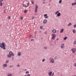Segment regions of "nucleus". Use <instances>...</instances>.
Here are the masks:
<instances>
[{
    "label": "nucleus",
    "mask_w": 76,
    "mask_h": 76,
    "mask_svg": "<svg viewBox=\"0 0 76 76\" xmlns=\"http://www.w3.org/2000/svg\"><path fill=\"white\" fill-rule=\"evenodd\" d=\"M6 45L5 43L2 42V43H0V47L1 48H2L4 50H6Z\"/></svg>",
    "instance_id": "nucleus-1"
},
{
    "label": "nucleus",
    "mask_w": 76,
    "mask_h": 76,
    "mask_svg": "<svg viewBox=\"0 0 76 76\" xmlns=\"http://www.w3.org/2000/svg\"><path fill=\"white\" fill-rule=\"evenodd\" d=\"M52 39H55V38H56V34H52Z\"/></svg>",
    "instance_id": "nucleus-2"
},
{
    "label": "nucleus",
    "mask_w": 76,
    "mask_h": 76,
    "mask_svg": "<svg viewBox=\"0 0 76 76\" xmlns=\"http://www.w3.org/2000/svg\"><path fill=\"white\" fill-rule=\"evenodd\" d=\"M9 54L11 56H13L15 55L13 53V52L12 51H10L9 53Z\"/></svg>",
    "instance_id": "nucleus-3"
},
{
    "label": "nucleus",
    "mask_w": 76,
    "mask_h": 76,
    "mask_svg": "<svg viewBox=\"0 0 76 76\" xmlns=\"http://www.w3.org/2000/svg\"><path fill=\"white\" fill-rule=\"evenodd\" d=\"M37 9H38V6H37V5H36L35 7V13H37Z\"/></svg>",
    "instance_id": "nucleus-4"
},
{
    "label": "nucleus",
    "mask_w": 76,
    "mask_h": 76,
    "mask_svg": "<svg viewBox=\"0 0 76 76\" xmlns=\"http://www.w3.org/2000/svg\"><path fill=\"white\" fill-rule=\"evenodd\" d=\"M72 52L73 53H76V50H75V48H73L72 49Z\"/></svg>",
    "instance_id": "nucleus-5"
},
{
    "label": "nucleus",
    "mask_w": 76,
    "mask_h": 76,
    "mask_svg": "<svg viewBox=\"0 0 76 76\" xmlns=\"http://www.w3.org/2000/svg\"><path fill=\"white\" fill-rule=\"evenodd\" d=\"M61 48H63L64 47V44L63 43L62 45L61 46Z\"/></svg>",
    "instance_id": "nucleus-6"
},
{
    "label": "nucleus",
    "mask_w": 76,
    "mask_h": 76,
    "mask_svg": "<svg viewBox=\"0 0 76 76\" xmlns=\"http://www.w3.org/2000/svg\"><path fill=\"white\" fill-rule=\"evenodd\" d=\"M51 63H54V59H52L50 62Z\"/></svg>",
    "instance_id": "nucleus-7"
},
{
    "label": "nucleus",
    "mask_w": 76,
    "mask_h": 76,
    "mask_svg": "<svg viewBox=\"0 0 76 76\" xmlns=\"http://www.w3.org/2000/svg\"><path fill=\"white\" fill-rule=\"evenodd\" d=\"M21 54H22V53L21 52H19L18 53L17 56H21Z\"/></svg>",
    "instance_id": "nucleus-8"
},
{
    "label": "nucleus",
    "mask_w": 76,
    "mask_h": 76,
    "mask_svg": "<svg viewBox=\"0 0 76 76\" xmlns=\"http://www.w3.org/2000/svg\"><path fill=\"white\" fill-rule=\"evenodd\" d=\"M47 22V20H45L43 21V23L44 24L46 23Z\"/></svg>",
    "instance_id": "nucleus-9"
},
{
    "label": "nucleus",
    "mask_w": 76,
    "mask_h": 76,
    "mask_svg": "<svg viewBox=\"0 0 76 76\" xmlns=\"http://www.w3.org/2000/svg\"><path fill=\"white\" fill-rule=\"evenodd\" d=\"M52 32L53 33H56V30L53 29L52 30Z\"/></svg>",
    "instance_id": "nucleus-10"
},
{
    "label": "nucleus",
    "mask_w": 76,
    "mask_h": 76,
    "mask_svg": "<svg viewBox=\"0 0 76 76\" xmlns=\"http://www.w3.org/2000/svg\"><path fill=\"white\" fill-rule=\"evenodd\" d=\"M52 72H50L48 73L49 76H51V75H52Z\"/></svg>",
    "instance_id": "nucleus-11"
},
{
    "label": "nucleus",
    "mask_w": 76,
    "mask_h": 76,
    "mask_svg": "<svg viewBox=\"0 0 76 76\" xmlns=\"http://www.w3.org/2000/svg\"><path fill=\"white\" fill-rule=\"evenodd\" d=\"M3 67H7V64H4L3 65Z\"/></svg>",
    "instance_id": "nucleus-12"
},
{
    "label": "nucleus",
    "mask_w": 76,
    "mask_h": 76,
    "mask_svg": "<svg viewBox=\"0 0 76 76\" xmlns=\"http://www.w3.org/2000/svg\"><path fill=\"white\" fill-rule=\"evenodd\" d=\"M64 31V29H63V28L60 31L61 33H63V32Z\"/></svg>",
    "instance_id": "nucleus-13"
},
{
    "label": "nucleus",
    "mask_w": 76,
    "mask_h": 76,
    "mask_svg": "<svg viewBox=\"0 0 76 76\" xmlns=\"http://www.w3.org/2000/svg\"><path fill=\"white\" fill-rule=\"evenodd\" d=\"M61 15V13H58L57 15V16H58V17L60 16Z\"/></svg>",
    "instance_id": "nucleus-14"
},
{
    "label": "nucleus",
    "mask_w": 76,
    "mask_h": 76,
    "mask_svg": "<svg viewBox=\"0 0 76 76\" xmlns=\"http://www.w3.org/2000/svg\"><path fill=\"white\" fill-rule=\"evenodd\" d=\"M62 3V0H60L59 1V4H61Z\"/></svg>",
    "instance_id": "nucleus-15"
},
{
    "label": "nucleus",
    "mask_w": 76,
    "mask_h": 76,
    "mask_svg": "<svg viewBox=\"0 0 76 76\" xmlns=\"http://www.w3.org/2000/svg\"><path fill=\"white\" fill-rule=\"evenodd\" d=\"M72 5L74 6V5H76V2H75L74 3H72Z\"/></svg>",
    "instance_id": "nucleus-16"
},
{
    "label": "nucleus",
    "mask_w": 76,
    "mask_h": 76,
    "mask_svg": "<svg viewBox=\"0 0 76 76\" xmlns=\"http://www.w3.org/2000/svg\"><path fill=\"white\" fill-rule=\"evenodd\" d=\"M72 25V23H69L68 24V26H71Z\"/></svg>",
    "instance_id": "nucleus-17"
},
{
    "label": "nucleus",
    "mask_w": 76,
    "mask_h": 76,
    "mask_svg": "<svg viewBox=\"0 0 76 76\" xmlns=\"http://www.w3.org/2000/svg\"><path fill=\"white\" fill-rule=\"evenodd\" d=\"M24 12L25 13H26L27 12V10H26L24 11Z\"/></svg>",
    "instance_id": "nucleus-18"
},
{
    "label": "nucleus",
    "mask_w": 76,
    "mask_h": 76,
    "mask_svg": "<svg viewBox=\"0 0 76 76\" xmlns=\"http://www.w3.org/2000/svg\"><path fill=\"white\" fill-rule=\"evenodd\" d=\"M11 55H9L8 56V57L9 58H10V57H11Z\"/></svg>",
    "instance_id": "nucleus-19"
},
{
    "label": "nucleus",
    "mask_w": 76,
    "mask_h": 76,
    "mask_svg": "<svg viewBox=\"0 0 76 76\" xmlns=\"http://www.w3.org/2000/svg\"><path fill=\"white\" fill-rule=\"evenodd\" d=\"M73 33H75V32H76V30H75V29L73 30Z\"/></svg>",
    "instance_id": "nucleus-20"
},
{
    "label": "nucleus",
    "mask_w": 76,
    "mask_h": 76,
    "mask_svg": "<svg viewBox=\"0 0 76 76\" xmlns=\"http://www.w3.org/2000/svg\"><path fill=\"white\" fill-rule=\"evenodd\" d=\"M59 12H59V11H58L56 12L55 14H56V15H57V13H59Z\"/></svg>",
    "instance_id": "nucleus-21"
},
{
    "label": "nucleus",
    "mask_w": 76,
    "mask_h": 76,
    "mask_svg": "<svg viewBox=\"0 0 76 76\" xmlns=\"http://www.w3.org/2000/svg\"><path fill=\"white\" fill-rule=\"evenodd\" d=\"M23 6L25 7H27V6H26V5L25 4H23Z\"/></svg>",
    "instance_id": "nucleus-22"
},
{
    "label": "nucleus",
    "mask_w": 76,
    "mask_h": 76,
    "mask_svg": "<svg viewBox=\"0 0 76 76\" xmlns=\"http://www.w3.org/2000/svg\"><path fill=\"white\" fill-rule=\"evenodd\" d=\"M67 37H65L64 38V40H66V39H67Z\"/></svg>",
    "instance_id": "nucleus-23"
},
{
    "label": "nucleus",
    "mask_w": 76,
    "mask_h": 76,
    "mask_svg": "<svg viewBox=\"0 0 76 76\" xmlns=\"http://www.w3.org/2000/svg\"><path fill=\"white\" fill-rule=\"evenodd\" d=\"M8 62H9V60H7L6 61V63H8Z\"/></svg>",
    "instance_id": "nucleus-24"
},
{
    "label": "nucleus",
    "mask_w": 76,
    "mask_h": 76,
    "mask_svg": "<svg viewBox=\"0 0 76 76\" xmlns=\"http://www.w3.org/2000/svg\"><path fill=\"white\" fill-rule=\"evenodd\" d=\"M31 2L32 4H34V1H31Z\"/></svg>",
    "instance_id": "nucleus-25"
},
{
    "label": "nucleus",
    "mask_w": 76,
    "mask_h": 76,
    "mask_svg": "<svg viewBox=\"0 0 76 76\" xmlns=\"http://www.w3.org/2000/svg\"><path fill=\"white\" fill-rule=\"evenodd\" d=\"M2 4H3L2 3H0V6H3Z\"/></svg>",
    "instance_id": "nucleus-26"
},
{
    "label": "nucleus",
    "mask_w": 76,
    "mask_h": 76,
    "mask_svg": "<svg viewBox=\"0 0 76 76\" xmlns=\"http://www.w3.org/2000/svg\"><path fill=\"white\" fill-rule=\"evenodd\" d=\"M27 73H29V71H27L26 72V74H27Z\"/></svg>",
    "instance_id": "nucleus-27"
},
{
    "label": "nucleus",
    "mask_w": 76,
    "mask_h": 76,
    "mask_svg": "<svg viewBox=\"0 0 76 76\" xmlns=\"http://www.w3.org/2000/svg\"><path fill=\"white\" fill-rule=\"evenodd\" d=\"M29 5V2H28L27 4V6H28Z\"/></svg>",
    "instance_id": "nucleus-28"
},
{
    "label": "nucleus",
    "mask_w": 76,
    "mask_h": 76,
    "mask_svg": "<svg viewBox=\"0 0 76 76\" xmlns=\"http://www.w3.org/2000/svg\"><path fill=\"white\" fill-rule=\"evenodd\" d=\"M48 18V16H46V17H45V19H47V18Z\"/></svg>",
    "instance_id": "nucleus-29"
},
{
    "label": "nucleus",
    "mask_w": 76,
    "mask_h": 76,
    "mask_svg": "<svg viewBox=\"0 0 76 76\" xmlns=\"http://www.w3.org/2000/svg\"><path fill=\"white\" fill-rule=\"evenodd\" d=\"M10 18H11L10 16H9L8 17V19H10Z\"/></svg>",
    "instance_id": "nucleus-30"
},
{
    "label": "nucleus",
    "mask_w": 76,
    "mask_h": 76,
    "mask_svg": "<svg viewBox=\"0 0 76 76\" xmlns=\"http://www.w3.org/2000/svg\"><path fill=\"white\" fill-rule=\"evenodd\" d=\"M57 57H55V60H57Z\"/></svg>",
    "instance_id": "nucleus-31"
},
{
    "label": "nucleus",
    "mask_w": 76,
    "mask_h": 76,
    "mask_svg": "<svg viewBox=\"0 0 76 76\" xmlns=\"http://www.w3.org/2000/svg\"><path fill=\"white\" fill-rule=\"evenodd\" d=\"M40 29H42V28H43L42 26H41L40 27Z\"/></svg>",
    "instance_id": "nucleus-32"
},
{
    "label": "nucleus",
    "mask_w": 76,
    "mask_h": 76,
    "mask_svg": "<svg viewBox=\"0 0 76 76\" xmlns=\"http://www.w3.org/2000/svg\"><path fill=\"white\" fill-rule=\"evenodd\" d=\"M47 16V14H45L44 15V16Z\"/></svg>",
    "instance_id": "nucleus-33"
},
{
    "label": "nucleus",
    "mask_w": 76,
    "mask_h": 76,
    "mask_svg": "<svg viewBox=\"0 0 76 76\" xmlns=\"http://www.w3.org/2000/svg\"><path fill=\"white\" fill-rule=\"evenodd\" d=\"M34 18H35L34 17H33L32 18V20H34Z\"/></svg>",
    "instance_id": "nucleus-34"
},
{
    "label": "nucleus",
    "mask_w": 76,
    "mask_h": 76,
    "mask_svg": "<svg viewBox=\"0 0 76 76\" xmlns=\"http://www.w3.org/2000/svg\"><path fill=\"white\" fill-rule=\"evenodd\" d=\"M7 76H12V75H11V74H10L8 75Z\"/></svg>",
    "instance_id": "nucleus-35"
},
{
    "label": "nucleus",
    "mask_w": 76,
    "mask_h": 76,
    "mask_svg": "<svg viewBox=\"0 0 76 76\" xmlns=\"http://www.w3.org/2000/svg\"><path fill=\"white\" fill-rule=\"evenodd\" d=\"M74 28H76V24H75L74 26Z\"/></svg>",
    "instance_id": "nucleus-36"
},
{
    "label": "nucleus",
    "mask_w": 76,
    "mask_h": 76,
    "mask_svg": "<svg viewBox=\"0 0 76 76\" xmlns=\"http://www.w3.org/2000/svg\"><path fill=\"white\" fill-rule=\"evenodd\" d=\"M45 61V59H44L43 60H42V62H44Z\"/></svg>",
    "instance_id": "nucleus-37"
},
{
    "label": "nucleus",
    "mask_w": 76,
    "mask_h": 76,
    "mask_svg": "<svg viewBox=\"0 0 76 76\" xmlns=\"http://www.w3.org/2000/svg\"><path fill=\"white\" fill-rule=\"evenodd\" d=\"M74 66L75 67H76V63L74 64Z\"/></svg>",
    "instance_id": "nucleus-38"
},
{
    "label": "nucleus",
    "mask_w": 76,
    "mask_h": 76,
    "mask_svg": "<svg viewBox=\"0 0 76 76\" xmlns=\"http://www.w3.org/2000/svg\"><path fill=\"white\" fill-rule=\"evenodd\" d=\"M76 44V41H75L74 42V44Z\"/></svg>",
    "instance_id": "nucleus-39"
},
{
    "label": "nucleus",
    "mask_w": 76,
    "mask_h": 76,
    "mask_svg": "<svg viewBox=\"0 0 76 76\" xmlns=\"http://www.w3.org/2000/svg\"><path fill=\"white\" fill-rule=\"evenodd\" d=\"M34 41V39H31V41Z\"/></svg>",
    "instance_id": "nucleus-40"
},
{
    "label": "nucleus",
    "mask_w": 76,
    "mask_h": 76,
    "mask_svg": "<svg viewBox=\"0 0 76 76\" xmlns=\"http://www.w3.org/2000/svg\"><path fill=\"white\" fill-rule=\"evenodd\" d=\"M37 31H35L34 32L35 34H37Z\"/></svg>",
    "instance_id": "nucleus-41"
},
{
    "label": "nucleus",
    "mask_w": 76,
    "mask_h": 76,
    "mask_svg": "<svg viewBox=\"0 0 76 76\" xmlns=\"http://www.w3.org/2000/svg\"><path fill=\"white\" fill-rule=\"evenodd\" d=\"M27 76H31L30 75V74H28Z\"/></svg>",
    "instance_id": "nucleus-42"
},
{
    "label": "nucleus",
    "mask_w": 76,
    "mask_h": 76,
    "mask_svg": "<svg viewBox=\"0 0 76 76\" xmlns=\"http://www.w3.org/2000/svg\"><path fill=\"white\" fill-rule=\"evenodd\" d=\"M10 67H13V66H12L11 65L10 66Z\"/></svg>",
    "instance_id": "nucleus-43"
},
{
    "label": "nucleus",
    "mask_w": 76,
    "mask_h": 76,
    "mask_svg": "<svg viewBox=\"0 0 76 76\" xmlns=\"http://www.w3.org/2000/svg\"><path fill=\"white\" fill-rule=\"evenodd\" d=\"M2 0H0V3H2Z\"/></svg>",
    "instance_id": "nucleus-44"
},
{
    "label": "nucleus",
    "mask_w": 76,
    "mask_h": 76,
    "mask_svg": "<svg viewBox=\"0 0 76 76\" xmlns=\"http://www.w3.org/2000/svg\"><path fill=\"white\" fill-rule=\"evenodd\" d=\"M54 72H53V74H52V76H53V75H54Z\"/></svg>",
    "instance_id": "nucleus-45"
},
{
    "label": "nucleus",
    "mask_w": 76,
    "mask_h": 76,
    "mask_svg": "<svg viewBox=\"0 0 76 76\" xmlns=\"http://www.w3.org/2000/svg\"><path fill=\"white\" fill-rule=\"evenodd\" d=\"M4 12H6V10L5 9L4 10Z\"/></svg>",
    "instance_id": "nucleus-46"
},
{
    "label": "nucleus",
    "mask_w": 76,
    "mask_h": 76,
    "mask_svg": "<svg viewBox=\"0 0 76 76\" xmlns=\"http://www.w3.org/2000/svg\"><path fill=\"white\" fill-rule=\"evenodd\" d=\"M21 20L23 19V17H21Z\"/></svg>",
    "instance_id": "nucleus-47"
},
{
    "label": "nucleus",
    "mask_w": 76,
    "mask_h": 76,
    "mask_svg": "<svg viewBox=\"0 0 76 76\" xmlns=\"http://www.w3.org/2000/svg\"><path fill=\"white\" fill-rule=\"evenodd\" d=\"M44 48H45V49H47V47H45Z\"/></svg>",
    "instance_id": "nucleus-48"
},
{
    "label": "nucleus",
    "mask_w": 76,
    "mask_h": 76,
    "mask_svg": "<svg viewBox=\"0 0 76 76\" xmlns=\"http://www.w3.org/2000/svg\"><path fill=\"white\" fill-rule=\"evenodd\" d=\"M52 0H49V1H50V2H51V1H52Z\"/></svg>",
    "instance_id": "nucleus-49"
},
{
    "label": "nucleus",
    "mask_w": 76,
    "mask_h": 76,
    "mask_svg": "<svg viewBox=\"0 0 76 76\" xmlns=\"http://www.w3.org/2000/svg\"><path fill=\"white\" fill-rule=\"evenodd\" d=\"M17 67H19V65H17Z\"/></svg>",
    "instance_id": "nucleus-50"
},
{
    "label": "nucleus",
    "mask_w": 76,
    "mask_h": 76,
    "mask_svg": "<svg viewBox=\"0 0 76 76\" xmlns=\"http://www.w3.org/2000/svg\"><path fill=\"white\" fill-rule=\"evenodd\" d=\"M52 59H51V58H50V61H51Z\"/></svg>",
    "instance_id": "nucleus-51"
},
{
    "label": "nucleus",
    "mask_w": 76,
    "mask_h": 76,
    "mask_svg": "<svg viewBox=\"0 0 76 76\" xmlns=\"http://www.w3.org/2000/svg\"><path fill=\"white\" fill-rule=\"evenodd\" d=\"M43 4H45V2H43Z\"/></svg>",
    "instance_id": "nucleus-52"
},
{
    "label": "nucleus",
    "mask_w": 76,
    "mask_h": 76,
    "mask_svg": "<svg viewBox=\"0 0 76 76\" xmlns=\"http://www.w3.org/2000/svg\"><path fill=\"white\" fill-rule=\"evenodd\" d=\"M12 60H13V58H12Z\"/></svg>",
    "instance_id": "nucleus-53"
},
{
    "label": "nucleus",
    "mask_w": 76,
    "mask_h": 76,
    "mask_svg": "<svg viewBox=\"0 0 76 76\" xmlns=\"http://www.w3.org/2000/svg\"><path fill=\"white\" fill-rule=\"evenodd\" d=\"M6 12H4V13H6Z\"/></svg>",
    "instance_id": "nucleus-54"
},
{
    "label": "nucleus",
    "mask_w": 76,
    "mask_h": 76,
    "mask_svg": "<svg viewBox=\"0 0 76 76\" xmlns=\"http://www.w3.org/2000/svg\"><path fill=\"white\" fill-rule=\"evenodd\" d=\"M58 40V39L57 40Z\"/></svg>",
    "instance_id": "nucleus-55"
},
{
    "label": "nucleus",
    "mask_w": 76,
    "mask_h": 76,
    "mask_svg": "<svg viewBox=\"0 0 76 76\" xmlns=\"http://www.w3.org/2000/svg\"><path fill=\"white\" fill-rule=\"evenodd\" d=\"M2 1H3L4 0H1Z\"/></svg>",
    "instance_id": "nucleus-56"
},
{
    "label": "nucleus",
    "mask_w": 76,
    "mask_h": 76,
    "mask_svg": "<svg viewBox=\"0 0 76 76\" xmlns=\"http://www.w3.org/2000/svg\"><path fill=\"white\" fill-rule=\"evenodd\" d=\"M75 1H76V0H74Z\"/></svg>",
    "instance_id": "nucleus-57"
},
{
    "label": "nucleus",
    "mask_w": 76,
    "mask_h": 76,
    "mask_svg": "<svg viewBox=\"0 0 76 76\" xmlns=\"http://www.w3.org/2000/svg\"><path fill=\"white\" fill-rule=\"evenodd\" d=\"M31 35H30V37H31Z\"/></svg>",
    "instance_id": "nucleus-58"
},
{
    "label": "nucleus",
    "mask_w": 76,
    "mask_h": 76,
    "mask_svg": "<svg viewBox=\"0 0 76 76\" xmlns=\"http://www.w3.org/2000/svg\"><path fill=\"white\" fill-rule=\"evenodd\" d=\"M27 70V69H26V70H25H25Z\"/></svg>",
    "instance_id": "nucleus-59"
},
{
    "label": "nucleus",
    "mask_w": 76,
    "mask_h": 76,
    "mask_svg": "<svg viewBox=\"0 0 76 76\" xmlns=\"http://www.w3.org/2000/svg\"><path fill=\"white\" fill-rule=\"evenodd\" d=\"M25 76H27V75H25Z\"/></svg>",
    "instance_id": "nucleus-60"
},
{
    "label": "nucleus",
    "mask_w": 76,
    "mask_h": 76,
    "mask_svg": "<svg viewBox=\"0 0 76 76\" xmlns=\"http://www.w3.org/2000/svg\"><path fill=\"white\" fill-rule=\"evenodd\" d=\"M43 1L44 0H43Z\"/></svg>",
    "instance_id": "nucleus-61"
},
{
    "label": "nucleus",
    "mask_w": 76,
    "mask_h": 76,
    "mask_svg": "<svg viewBox=\"0 0 76 76\" xmlns=\"http://www.w3.org/2000/svg\"><path fill=\"white\" fill-rule=\"evenodd\" d=\"M75 76H76V75H75Z\"/></svg>",
    "instance_id": "nucleus-62"
}]
</instances>
